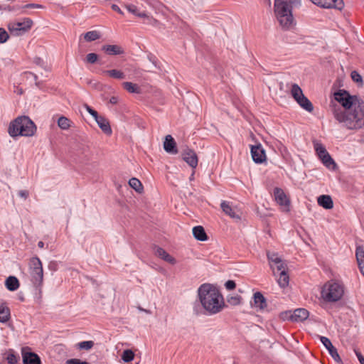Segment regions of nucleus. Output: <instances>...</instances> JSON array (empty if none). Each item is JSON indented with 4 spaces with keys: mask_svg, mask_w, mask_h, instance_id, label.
<instances>
[{
    "mask_svg": "<svg viewBox=\"0 0 364 364\" xmlns=\"http://www.w3.org/2000/svg\"><path fill=\"white\" fill-rule=\"evenodd\" d=\"M198 294L201 305L209 314H217L223 309L225 303L223 295L213 285L202 284L198 290Z\"/></svg>",
    "mask_w": 364,
    "mask_h": 364,
    "instance_id": "f257e3e1",
    "label": "nucleus"
},
{
    "mask_svg": "<svg viewBox=\"0 0 364 364\" xmlns=\"http://www.w3.org/2000/svg\"><path fill=\"white\" fill-rule=\"evenodd\" d=\"M333 114L335 118L348 129H360L364 125V102H360L347 110L334 109Z\"/></svg>",
    "mask_w": 364,
    "mask_h": 364,
    "instance_id": "f03ea898",
    "label": "nucleus"
},
{
    "mask_svg": "<svg viewBox=\"0 0 364 364\" xmlns=\"http://www.w3.org/2000/svg\"><path fill=\"white\" fill-rule=\"evenodd\" d=\"M275 16L284 30H289L295 25L292 14V6L287 0H274Z\"/></svg>",
    "mask_w": 364,
    "mask_h": 364,
    "instance_id": "7ed1b4c3",
    "label": "nucleus"
},
{
    "mask_svg": "<svg viewBox=\"0 0 364 364\" xmlns=\"http://www.w3.org/2000/svg\"><path fill=\"white\" fill-rule=\"evenodd\" d=\"M36 127L33 122L27 116H20L11 121L8 132L11 136H31L34 135Z\"/></svg>",
    "mask_w": 364,
    "mask_h": 364,
    "instance_id": "20e7f679",
    "label": "nucleus"
},
{
    "mask_svg": "<svg viewBox=\"0 0 364 364\" xmlns=\"http://www.w3.org/2000/svg\"><path fill=\"white\" fill-rule=\"evenodd\" d=\"M345 293V286L341 281L330 279L321 289V299L326 303H335L340 301Z\"/></svg>",
    "mask_w": 364,
    "mask_h": 364,
    "instance_id": "39448f33",
    "label": "nucleus"
},
{
    "mask_svg": "<svg viewBox=\"0 0 364 364\" xmlns=\"http://www.w3.org/2000/svg\"><path fill=\"white\" fill-rule=\"evenodd\" d=\"M29 274L33 284L38 289H41L43 283V264L40 259L33 257L30 259L28 263Z\"/></svg>",
    "mask_w": 364,
    "mask_h": 364,
    "instance_id": "423d86ee",
    "label": "nucleus"
},
{
    "mask_svg": "<svg viewBox=\"0 0 364 364\" xmlns=\"http://www.w3.org/2000/svg\"><path fill=\"white\" fill-rule=\"evenodd\" d=\"M33 24L30 18H24L21 20L9 22L8 29L11 35L18 36L28 31Z\"/></svg>",
    "mask_w": 364,
    "mask_h": 364,
    "instance_id": "0eeeda50",
    "label": "nucleus"
},
{
    "mask_svg": "<svg viewBox=\"0 0 364 364\" xmlns=\"http://www.w3.org/2000/svg\"><path fill=\"white\" fill-rule=\"evenodd\" d=\"M334 99L338 102L347 110L357 105L363 100L358 99L356 96L350 95L347 91L341 90L334 93Z\"/></svg>",
    "mask_w": 364,
    "mask_h": 364,
    "instance_id": "6e6552de",
    "label": "nucleus"
},
{
    "mask_svg": "<svg viewBox=\"0 0 364 364\" xmlns=\"http://www.w3.org/2000/svg\"><path fill=\"white\" fill-rule=\"evenodd\" d=\"M267 255L270 268L272 269L274 276L277 275V273L279 274L287 270L286 262L283 261L277 253H271L268 252Z\"/></svg>",
    "mask_w": 364,
    "mask_h": 364,
    "instance_id": "1a4fd4ad",
    "label": "nucleus"
},
{
    "mask_svg": "<svg viewBox=\"0 0 364 364\" xmlns=\"http://www.w3.org/2000/svg\"><path fill=\"white\" fill-rule=\"evenodd\" d=\"M274 200L280 206L284 212L289 211L290 200L284 191L278 187L274 188L273 191Z\"/></svg>",
    "mask_w": 364,
    "mask_h": 364,
    "instance_id": "9d476101",
    "label": "nucleus"
},
{
    "mask_svg": "<svg viewBox=\"0 0 364 364\" xmlns=\"http://www.w3.org/2000/svg\"><path fill=\"white\" fill-rule=\"evenodd\" d=\"M250 151L252 159L256 164H262L266 161L267 156L265 151L260 144L252 145L250 146Z\"/></svg>",
    "mask_w": 364,
    "mask_h": 364,
    "instance_id": "9b49d317",
    "label": "nucleus"
},
{
    "mask_svg": "<svg viewBox=\"0 0 364 364\" xmlns=\"http://www.w3.org/2000/svg\"><path fill=\"white\" fill-rule=\"evenodd\" d=\"M125 6L129 12L137 17L147 20L149 23L154 24L157 22L156 19L149 16L145 11H140L137 6L134 4H127Z\"/></svg>",
    "mask_w": 364,
    "mask_h": 364,
    "instance_id": "f8f14e48",
    "label": "nucleus"
},
{
    "mask_svg": "<svg viewBox=\"0 0 364 364\" xmlns=\"http://www.w3.org/2000/svg\"><path fill=\"white\" fill-rule=\"evenodd\" d=\"M312 2L321 7L341 10L343 7V0H312Z\"/></svg>",
    "mask_w": 364,
    "mask_h": 364,
    "instance_id": "ddd939ff",
    "label": "nucleus"
},
{
    "mask_svg": "<svg viewBox=\"0 0 364 364\" xmlns=\"http://www.w3.org/2000/svg\"><path fill=\"white\" fill-rule=\"evenodd\" d=\"M183 160L192 168H196L198 166V156L196 153L190 149H187L183 153Z\"/></svg>",
    "mask_w": 364,
    "mask_h": 364,
    "instance_id": "4468645a",
    "label": "nucleus"
},
{
    "mask_svg": "<svg viewBox=\"0 0 364 364\" xmlns=\"http://www.w3.org/2000/svg\"><path fill=\"white\" fill-rule=\"evenodd\" d=\"M22 358L23 364H41L39 356L32 352H27L26 348H22Z\"/></svg>",
    "mask_w": 364,
    "mask_h": 364,
    "instance_id": "2eb2a0df",
    "label": "nucleus"
},
{
    "mask_svg": "<svg viewBox=\"0 0 364 364\" xmlns=\"http://www.w3.org/2000/svg\"><path fill=\"white\" fill-rule=\"evenodd\" d=\"M164 149L166 152L169 154H176L178 153L176 143L171 135L166 136L165 140L164 141Z\"/></svg>",
    "mask_w": 364,
    "mask_h": 364,
    "instance_id": "dca6fc26",
    "label": "nucleus"
},
{
    "mask_svg": "<svg viewBox=\"0 0 364 364\" xmlns=\"http://www.w3.org/2000/svg\"><path fill=\"white\" fill-rule=\"evenodd\" d=\"M102 50L109 55H117L124 53V48L119 45H104L102 47Z\"/></svg>",
    "mask_w": 364,
    "mask_h": 364,
    "instance_id": "f3484780",
    "label": "nucleus"
},
{
    "mask_svg": "<svg viewBox=\"0 0 364 364\" xmlns=\"http://www.w3.org/2000/svg\"><path fill=\"white\" fill-rule=\"evenodd\" d=\"M253 305L260 311L265 309L267 306V300L263 294L259 292H255L253 295Z\"/></svg>",
    "mask_w": 364,
    "mask_h": 364,
    "instance_id": "a211bd4d",
    "label": "nucleus"
},
{
    "mask_svg": "<svg viewBox=\"0 0 364 364\" xmlns=\"http://www.w3.org/2000/svg\"><path fill=\"white\" fill-rule=\"evenodd\" d=\"M95 121L104 133L109 135L112 134V129L107 118L100 115L97 118L95 119Z\"/></svg>",
    "mask_w": 364,
    "mask_h": 364,
    "instance_id": "6ab92c4d",
    "label": "nucleus"
},
{
    "mask_svg": "<svg viewBox=\"0 0 364 364\" xmlns=\"http://www.w3.org/2000/svg\"><path fill=\"white\" fill-rule=\"evenodd\" d=\"M155 254L157 257L169 264H175L176 263V259L161 247H157Z\"/></svg>",
    "mask_w": 364,
    "mask_h": 364,
    "instance_id": "aec40b11",
    "label": "nucleus"
},
{
    "mask_svg": "<svg viewBox=\"0 0 364 364\" xmlns=\"http://www.w3.org/2000/svg\"><path fill=\"white\" fill-rule=\"evenodd\" d=\"M318 204L325 209H331L333 207V202L328 195L320 196L317 199Z\"/></svg>",
    "mask_w": 364,
    "mask_h": 364,
    "instance_id": "412c9836",
    "label": "nucleus"
},
{
    "mask_svg": "<svg viewBox=\"0 0 364 364\" xmlns=\"http://www.w3.org/2000/svg\"><path fill=\"white\" fill-rule=\"evenodd\" d=\"M193 234L196 239L200 241H205L208 239V236L205 232L204 228L202 226H196L193 228Z\"/></svg>",
    "mask_w": 364,
    "mask_h": 364,
    "instance_id": "4be33fe9",
    "label": "nucleus"
},
{
    "mask_svg": "<svg viewBox=\"0 0 364 364\" xmlns=\"http://www.w3.org/2000/svg\"><path fill=\"white\" fill-rule=\"evenodd\" d=\"M309 316V311L305 309H297L294 310L292 318L296 321H301Z\"/></svg>",
    "mask_w": 364,
    "mask_h": 364,
    "instance_id": "5701e85b",
    "label": "nucleus"
},
{
    "mask_svg": "<svg viewBox=\"0 0 364 364\" xmlns=\"http://www.w3.org/2000/svg\"><path fill=\"white\" fill-rule=\"evenodd\" d=\"M102 73L103 75H108L110 77L118 80H122L125 77V75L122 71L116 69L105 70L102 71Z\"/></svg>",
    "mask_w": 364,
    "mask_h": 364,
    "instance_id": "b1692460",
    "label": "nucleus"
},
{
    "mask_svg": "<svg viewBox=\"0 0 364 364\" xmlns=\"http://www.w3.org/2000/svg\"><path fill=\"white\" fill-rule=\"evenodd\" d=\"M296 102L303 108L305 110L311 112L313 111L314 109V106L312 105V103L310 102V100L306 97H305L304 95H303L301 97H300L299 99H298V100H296Z\"/></svg>",
    "mask_w": 364,
    "mask_h": 364,
    "instance_id": "393cba45",
    "label": "nucleus"
},
{
    "mask_svg": "<svg viewBox=\"0 0 364 364\" xmlns=\"http://www.w3.org/2000/svg\"><path fill=\"white\" fill-rule=\"evenodd\" d=\"M277 282L281 288H285L289 285V277L287 271L278 274Z\"/></svg>",
    "mask_w": 364,
    "mask_h": 364,
    "instance_id": "a878e982",
    "label": "nucleus"
},
{
    "mask_svg": "<svg viewBox=\"0 0 364 364\" xmlns=\"http://www.w3.org/2000/svg\"><path fill=\"white\" fill-rule=\"evenodd\" d=\"M6 287L10 291H15L19 287V282L15 277L10 276L6 280Z\"/></svg>",
    "mask_w": 364,
    "mask_h": 364,
    "instance_id": "bb28decb",
    "label": "nucleus"
},
{
    "mask_svg": "<svg viewBox=\"0 0 364 364\" xmlns=\"http://www.w3.org/2000/svg\"><path fill=\"white\" fill-rule=\"evenodd\" d=\"M122 86L124 90H126L129 93H140L141 92V88L140 87L131 82H124L122 83Z\"/></svg>",
    "mask_w": 364,
    "mask_h": 364,
    "instance_id": "cd10ccee",
    "label": "nucleus"
},
{
    "mask_svg": "<svg viewBox=\"0 0 364 364\" xmlns=\"http://www.w3.org/2000/svg\"><path fill=\"white\" fill-rule=\"evenodd\" d=\"M220 206H221V208H222L223 211L225 214L228 215L230 217H231L232 218H238L237 215L235 213V212L231 208V206L230 205L228 202L223 201L221 203Z\"/></svg>",
    "mask_w": 364,
    "mask_h": 364,
    "instance_id": "c85d7f7f",
    "label": "nucleus"
},
{
    "mask_svg": "<svg viewBox=\"0 0 364 364\" xmlns=\"http://www.w3.org/2000/svg\"><path fill=\"white\" fill-rule=\"evenodd\" d=\"M5 355V359L9 364H17L19 360V356L11 349L9 350Z\"/></svg>",
    "mask_w": 364,
    "mask_h": 364,
    "instance_id": "c756f323",
    "label": "nucleus"
},
{
    "mask_svg": "<svg viewBox=\"0 0 364 364\" xmlns=\"http://www.w3.org/2000/svg\"><path fill=\"white\" fill-rule=\"evenodd\" d=\"M320 160L322 161L323 165L329 169H334L336 166V163L329 154H327L325 156L323 155V158H320Z\"/></svg>",
    "mask_w": 364,
    "mask_h": 364,
    "instance_id": "7c9ffc66",
    "label": "nucleus"
},
{
    "mask_svg": "<svg viewBox=\"0 0 364 364\" xmlns=\"http://www.w3.org/2000/svg\"><path fill=\"white\" fill-rule=\"evenodd\" d=\"M314 148L319 159L328 154L325 146L318 141H314Z\"/></svg>",
    "mask_w": 364,
    "mask_h": 364,
    "instance_id": "2f4dec72",
    "label": "nucleus"
},
{
    "mask_svg": "<svg viewBox=\"0 0 364 364\" xmlns=\"http://www.w3.org/2000/svg\"><path fill=\"white\" fill-rule=\"evenodd\" d=\"M291 94L296 101L304 95L302 90L297 84L292 85Z\"/></svg>",
    "mask_w": 364,
    "mask_h": 364,
    "instance_id": "473e14b6",
    "label": "nucleus"
},
{
    "mask_svg": "<svg viewBox=\"0 0 364 364\" xmlns=\"http://www.w3.org/2000/svg\"><path fill=\"white\" fill-rule=\"evenodd\" d=\"M129 184L138 193H141L143 190V186L141 181L136 178H132L129 181Z\"/></svg>",
    "mask_w": 364,
    "mask_h": 364,
    "instance_id": "72a5a7b5",
    "label": "nucleus"
},
{
    "mask_svg": "<svg viewBox=\"0 0 364 364\" xmlns=\"http://www.w3.org/2000/svg\"><path fill=\"white\" fill-rule=\"evenodd\" d=\"M10 317V310L8 307L0 306V322H6Z\"/></svg>",
    "mask_w": 364,
    "mask_h": 364,
    "instance_id": "f704fd0d",
    "label": "nucleus"
},
{
    "mask_svg": "<svg viewBox=\"0 0 364 364\" xmlns=\"http://www.w3.org/2000/svg\"><path fill=\"white\" fill-rule=\"evenodd\" d=\"M100 38V35L97 31H91L85 33L84 38L87 42L96 41Z\"/></svg>",
    "mask_w": 364,
    "mask_h": 364,
    "instance_id": "c9c22d12",
    "label": "nucleus"
},
{
    "mask_svg": "<svg viewBox=\"0 0 364 364\" xmlns=\"http://www.w3.org/2000/svg\"><path fill=\"white\" fill-rule=\"evenodd\" d=\"M70 121L65 117H60L58 120V125L62 129H68L70 126Z\"/></svg>",
    "mask_w": 364,
    "mask_h": 364,
    "instance_id": "e433bc0d",
    "label": "nucleus"
},
{
    "mask_svg": "<svg viewBox=\"0 0 364 364\" xmlns=\"http://www.w3.org/2000/svg\"><path fill=\"white\" fill-rule=\"evenodd\" d=\"M134 358V353L132 350L127 349L123 351L122 355V359L125 363L132 361Z\"/></svg>",
    "mask_w": 364,
    "mask_h": 364,
    "instance_id": "4c0bfd02",
    "label": "nucleus"
},
{
    "mask_svg": "<svg viewBox=\"0 0 364 364\" xmlns=\"http://www.w3.org/2000/svg\"><path fill=\"white\" fill-rule=\"evenodd\" d=\"M355 257L358 264L364 262V250L362 247H357L355 250Z\"/></svg>",
    "mask_w": 364,
    "mask_h": 364,
    "instance_id": "58836bf2",
    "label": "nucleus"
},
{
    "mask_svg": "<svg viewBox=\"0 0 364 364\" xmlns=\"http://www.w3.org/2000/svg\"><path fill=\"white\" fill-rule=\"evenodd\" d=\"M77 346L80 349L90 350L93 347L94 342L92 341H82L79 343Z\"/></svg>",
    "mask_w": 364,
    "mask_h": 364,
    "instance_id": "ea45409f",
    "label": "nucleus"
},
{
    "mask_svg": "<svg viewBox=\"0 0 364 364\" xmlns=\"http://www.w3.org/2000/svg\"><path fill=\"white\" fill-rule=\"evenodd\" d=\"M97 59H98V55L94 53H88L86 55V61L90 64L95 63L97 62Z\"/></svg>",
    "mask_w": 364,
    "mask_h": 364,
    "instance_id": "a19ab883",
    "label": "nucleus"
},
{
    "mask_svg": "<svg viewBox=\"0 0 364 364\" xmlns=\"http://www.w3.org/2000/svg\"><path fill=\"white\" fill-rule=\"evenodd\" d=\"M328 350L329 354L332 356V358L336 361L338 362L341 360L340 356L337 352V350L333 346V348H330L329 349H328Z\"/></svg>",
    "mask_w": 364,
    "mask_h": 364,
    "instance_id": "79ce46f5",
    "label": "nucleus"
},
{
    "mask_svg": "<svg viewBox=\"0 0 364 364\" xmlns=\"http://www.w3.org/2000/svg\"><path fill=\"white\" fill-rule=\"evenodd\" d=\"M320 341L323 343V345L326 348V349H329L330 348H333V345L331 341L324 336H320Z\"/></svg>",
    "mask_w": 364,
    "mask_h": 364,
    "instance_id": "37998d69",
    "label": "nucleus"
},
{
    "mask_svg": "<svg viewBox=\"0 0 364 364\" xmlns=\"http://www.w3.org/2000/svg\"><path fill=\"white\" fill-rule=\"evenodd\" d=\"M9 38V34L5 29L0 28V43H5Z\"/></svg>",
    "mask_w": 364,
    "mask_h": 364,
    "instance_id": "c03bdc74",
    "label": "nucleus"
},
{
    "mask_svg": "<svg viewBox=\"0 0 364 364\" xmlns=\"http://www.w3.org/2000/svg\"><path fill=\"white\" fill-rule=\"evenodd\" d=\"M65 364H89L87 361H82L80 359L72 358L66 361Z\"/></svg>",
    "mask_w": 364,
    "mask_h": 364,
    "instance_id": "a18cd8bd",
    "label": "nucleus"
},
{
    "mask_svg": "<svg viewBox=\"0 0 364 364\" xmlns=\"http://www.w3.org/2000/svg\"><path fill=\"white\" fill-rule=\"evenodd\" d=\"M351 77H352L353 80L356 82H359L362 81L361 75L356 71H353L351 73Z\"/></svg>",
    "mask_w": 364,
    "mask_h": 364,
    "instance_id": "49530a36",
    "label": "nucleus"
},
{
    "mask_svg": "<svg viewBox=\"0 0 364 364\" xmlns=\"http://www.w3.org/2000/svg\"><path fill=\"white\" fill-rule=\"evenodd\" d=\"M85 107L86 108V110L95 118V119L100 116L97 111L92 109L87 105H85Z\"/></svg>",
    "mask_w": 364,
    "mask_h": 364,
    "instance_id": "de8ad7c7",
    "label": "nucleus"
},
{
    "mask_svg": "<svg viewBox=\"0 0 364 364\" xmlns=\"http://www.w3.org/2000/svg\"><path fill=\"white\" fill-rule=\"evenodd\" d=\"M24 9H43L44 6L41 4H28L23 6Z\"/></svg>",
    "mask_w": 364,
    "mask_h": 364,
    "instance_id": "09e8293b",
    "label": "nucleus"
},
{
    "mask_svg": "<svg viewBox=\"0 0 364 364\" xmlns=\"http://www.w3.org/2000/svg\"><path fill=\"white\" fill-rule=\"evenodd\" d=\"M225 286L227 289L232 290V289H234L235 288L236 284H235V282L234 281L228 280V282H225Z\"/></svg>",
    "mask_w": 364,
    "mask_h": 364,
    "instance_id": "8fccbe9b",
    "label": "nucleus"
},
{
    "mask_svg": "<svg viewBox=\"0 0 364 364\" xmlns=\"http://www.w3.org/2000/svg\"><path fill=\"white\" fill-rule=\"evenodd\" d=\"M18 195L21 197V198H23L24 199H26L28 196H29V193L28 191H26V190H21L18 192Z\"/></svg>",
    "mask_w": 364,
    "mask_h": 364,
    "instance_id": "3c124183",
    "label": "nucleus"
},
{
    "mask_svg": "<svg viewBox=\"0 0 364 364\" xmlns=\"http://www.w3.org/2000/svg\"><path fill=\"white\" fill-rule=\"evenodd\" d=\"M355 353L360 364H364V357L362 355L360 352L358 350H355Z\"/></svg>",
    "mask_w": 364,
    "mask_h": 364,
    "instance_id": "603ef678",
    "label": "nucleus"
},
{
    "mask_svg": "<svg viewBox=\"0 0 364 364\" xmlns=\"http://www.w3.org/2000/svg\"><path fill=\"white\" fill-rule=\"evenodd\" d=\"M112 10H114V11H116V12H117V13H119V14H122V15H123V14H123V12H122V11L120 9V8H119L117 5H116V4H113V5L112 6Z\"/></svg>",
    "mask_w": 364,
    "mask_h": 364,
    "instance_id": "864d4df0",
    "label": "nucleus"
},
{
    "mask_svg": "<svg viewBox=\"0 0 364 364\" xmlns=\"http://www.w3.org/2000/svg\"><path fill=\"white\" fill-rule=\"evenodd\" d=\"M240 299L238 296L232 297L230 302L233 304H240Z\"/></svg>",
    "mask_w": 364,
    "mask_h": 364,
    "instance_id": "5fc2aeb1",
    "label": "nucleus"
},
{
    "mask_svg": "<svg viewBox=\"0 0 364 364\" xmlns=\"http://www.w3.org/2000/svg\"><path fill=\"white\" fill-rule=\"evenodd\" d=\"M359 269L362 274L364 276V262L358 264Z\"/></svg>",
    "mask_w": 364,
    "mask_h": 364,
    "instance_id": "6e6d98bb",
    "label": "nucleus"
},
{
    "mask_svg": "<svg viewBox=\"0 0 364 364\" xmlns=\"http://www.w3.org/2000/svg\"><path fill=\"white\" fill-rule=\"evenodd\" d=\"M110 103L116 104L117 102V98L116 97H112L109 100Z\"/></svg>",
    "mask_w": 364,
    "mask_h": 364,
    "instance_id": "4d7b16f0",
    "label": "nucleus"
},
{
    "mask_svg": "<svg viewBox=\"0 0 364 364\" xmlns=\"http://www.w3.org/2000/svg\"><path fill=\"white\" fill-rule=\"evenodd\" d=\"M38 246L39 248H43L44 247V242L42 241H39L38 243Z\"/></svg>",
    "mask_w": 364,
    "mask_h": 364,
    "instance_id": "13d9d810",
    "label": "nucleus"
},
{
    "mask_svg": "<svg viewBox=\"0 0 364 364\" xmlns=\"http://www.w3.org/2000/svg\"><path fill=\"white\" fill-rule=\"evenodd\" d=\"M299 0H289V2H288V3H289L290 5H291V6H292V4H296V3L299 2Z\"/></svg>",
    "mask_w": 364,
    "mask_h": 364,
    "instance_id": "bf43d9fd",
    "label": "nucleus"
},
{
    "mask_svg": "<svg viewBox=\"0 0 364 364\" xmlns=\"http://www.w3.org/2000/svg\"><path fill=\"white\" fill-rule=\"evenodd\" d=\"M16 92L19 95L23 94V90L21 88H17V90Z\"/></svg>",
    "mask_w": 364,
    "mask_h": 364,
    "instance_id": "052dcab7",
    "label": "nucleus"
},
{
    "mask_svg": "<svg viewBox=\"0 0 364 364\" xmlns=\"http://www.w3.org/2000/svg\"><path fill=\"white\" fill-rule=\"evenodd\" d=\"M26 75H30L33 76L34 77L35 80H37V76L36 75H34V74H33L31 73H26Z\"/></svg>",
    "mask_w": 364,
    "mask_h": 364,
    "instance_id": "680f3d73",
    "label": "nucleus"
}]
</instances>
